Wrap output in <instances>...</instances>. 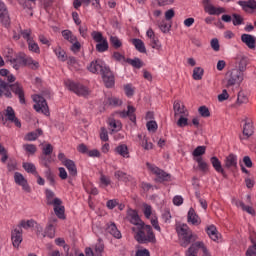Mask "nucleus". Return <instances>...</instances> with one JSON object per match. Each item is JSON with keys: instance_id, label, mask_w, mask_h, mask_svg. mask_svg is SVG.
Instances as JSON below:
<instances>
[{"instance_id": "nucleus-39", "label": "nucleus", "mask_w": 256, "mask_h": 256, "mask_svg": "<svg viewBox=\"0 0 256 256\" xmlns=\"http://www.w3.org/2000/svg\"><path fill=\"white\" fill-rule=\"evenodd\" d=\"M105 251V243H103V239L98 238V242L95 245V253L96 256H102L101 253Z\"/></svg>"}, {"instance_id": "nucleus-11", "label": "nucleus", "mask_w": 256, "mask_h": 256, "mask_svg": "<svg viewBox=\"0 0 256 256\" xmlns=\"http://www.w3.org/2000/svg\"><path fill=\"white\" fill-rule=\"evenodd\" d=\"M34 101L36 104H34V109L37 111V113H43V115H46V117H49V105H47V100H45L42 96H37Z\"/></svg>"}, {"instance_id": "nucleus-45", "label": "nucleus", "mask_w": 256, "mask_h": 256, "mask_svg": "<svg viewBox=\"0 0 256 256\" xmlns=\"http://www.w3.org/2000/svg\"><path fill=\"white\" fill-rule=\"evenodd\" d=\"M31 227H35V220H21L20 224H19V229L23 228V229H31Z\"/></svg>"}, {"instance_id": "nucleus-3", "label": "nucleus", "mask_w": 256, "mask_h": 256, "mask_svg": "<svg viewBox=\"0 0 256 256\" xmlns=\"http://www.w3.org/2000/svg\"><path fill=\"white\" fill-rule=\"evenodd\" d=\"M131 229L134 233V239L137 241V243L145 244L155 243L157 241L151 225L142 224L141 226L132 227Z\"/></svg>"}, {"instance_id": "nucleus-59", "label": "nucleus", "mask_w": 256, "mask_h": 256, "mask_svg": "<svg viewBox=\"0 0 256 256\" xmlns=\"http://www.w3.org/2000/svg\"><path fill=\"white\" fill-rule=\"evenodd\" d=\"M100 139L101 141H109V132H107V129H105V127L101 128V132H100Z\"/></svg>"}, {"instance_id": "nucleus-57", "label": "nucleus", "mask_w": 256, "mask_h": 256, "mask_svg": "<svg viewBox=\"0 0 256 256\" xmlns=\"http://www.w3.org/2000/svg\"><path fill=\"white\" fill-rule=\"evenodd\" d=\"M146 127H147L148 131H152V133H155L157 131V127H158L157 122L151 120V121L147 122Z\"/></svg>"}, {"instance_id": "nucleus-48", "label": "nucleus", "mask_w": 256, "mask_h": 256, "mask_svg": "<svg viewBox=\"0 0 256 256\" xmlns=\"http://www.w3.org/2000/svg\"><path fill=\"white\" fill-rule=\"evenodd\" d=\"M232 17H233L232 23H233L234 27L243 25L244 19L241 17V15L234 13V14H232Z\"/></svg>"}, {"instance_id": "nucleus-21", "label": "nucleus", "mask_w": 256, "mask_h": 256, "mask_svg": "<svg viewBox=\"0 0 256 256\" xmlns=\"http://www.w3.org/2000/svg\"><path fill=\"white\" fill-rule=\"evenodd\" d=\"M187 220L188 223H191L192 225H201V218H199V215H197L193 208L189 209Z\"/></svg>"}, {"instance_id": "nucleus-62", "label": "nucleus", "mask_w": 256, "mask_h": 256, "mask_svg": "<svg viewBox=\"0 0 256 256\" xmlns=\"http://www.w3.org/2000/svg\"><path fill=\"white\" fill-rule=\"evenodd\" d=\"M210 45L213 51H219V49H221V46L219 45V39L217 38L212 39Z\"/></svg>"}, {"instance_id": "nucleus-14", "label": "nucleus", "mask_w": 256, "mask_h": 256, "mask_svg": "<svg viewBox=\"0 0 256 256\" xmlns=\"http://www.w3.org/2000/svg\"><path fill=\"white\" fill-rule=\"evenodd\" d=\"M127 219L132 225H135L134 227H140L145 224L139 217V213L133 209L127 211Z\"/></svg>"}, {"instance_id": "nucleus-36", "label": "nucleus", "mask_w": 256, "mask_h": 256, "mask_svg": "<svg viewBox=\"0 0 256 256\" xmlns=\"http://www.w3.org/2000/svg\"><path fill=\"white\" fill-rule=\"evenodd\" d=\"M54 213L58 219H65V206L63 205H54Z\"/></svg>"}, {"instance_id": "nucleus-41", "label": "nucleus", "mask_w": 256, "mask_h": 256, "mask_svg": "<svg viewBox=\"0 0 256 256\" xmlns=\"http://www.w3.org/2000/svg\"><path fill=\"white\" fill-rule=\"evenodd\" d=\"M110 45H112L114 49H121V47H123V42H121L117 36H110Z\"/></svg>"}, {"instance_id": "nucleus-37", "label": "nucleus", "mask_w": 256, "mask_h": 256, "mask_svg": "<svg viewBox=\"0 0 256 256\" xmlns=\"http://www.w3.org/2000/svg\"><path fill=\"white\" fill-rule=\"evenodd\" d=\"M27 43H28L29 51H31L32 53H36V54L41 53V49L39 48V44H37V42H35V40H33V38L31 40H28Z\"/></svg>"}, {"instance_id": "nucleus-19", "label": "nucleus", "mask_w": 256, "mask_h": 256, "mask_svg": "<svg viewBox=\"0 0 256 256\" xmlns=\"http://www.w3.org/2000/svg\"><path fill=\"white\" fill-rule=\"evenodd\" d=\"M241 41L242 43H245L248 49L254 50L256 48V38L251 34H242Z\"/></svg>"}, {"instance_id": "nucleus-15", "label": "nucleus", "mask_w": 256, "mask_h": 256, "mask_svg": "<svg viewBox=\"0 0 256 256\" xmlns=\"http://www.w3.org/2000/svg\"><path fill=\"white\" fill-rule=\"evenodd\" d=\"M210 163L213 167V169L216 171V173H220L224 179H227V171H225V168L223 167V164H221V160L217 158V156H213L210 158Z\"/></svg>"}, {"instance_id": "nucleus-42", "label": "nucleus", "mask_w": 256, "mask_h": 256, "mask_svg": "<svg viewBox=\"0 0 256 256\" xmlns=\"http://www.w3.org/2000/svg\"><path fill=\"white\" fill-rule=\"evenodd\" d=\"M107 103L111 107H120V105H123V101H121V99H119V98H117L115 96L108 97Z\"/></svg>"}, {"instance_id": "nucleus-63", "label": "nucleus", "mask_w": 256, "mask_h": 256, "mask_svg": "<svg viewBox=\"0 0 256 256\" xmlns=\"http://www.w3.org/2000/svg\"><path fill=\"white\" fill-rule=\"evenodd\" d=\"M43 155H45L46 157L51 155V153H53V145L51 144H47L43 150H42Z\"/></svg>"}, {"instance_id": "nucleus-17", "label": "nucleus", "mask_w": 256, "mask_h": 256, "mask_svg": "<svg viewBox=\"0 0 256 256\" xmlns=\"http://www.w3.org/2000/svg\"><path fill=\"white\" fill-rule=\"evenodd\" d=\"M233 171V169H237V155L234 153H230L224 159V170Z\"/></svg>"}, {"instance_id": "nucleus-30", "label": "nucleus", "mask_w": 256, "mask_h": 256, "mask_svg": "<svg viewBox=\"0 0 256 256\" xmlns=\"http://www.w3.org/2000/svg\"><path fill=\"white\" fill-rule=\"evenodd\" d=\"M126 63H128V65H131L132 67H134V69H141V67H143V61H141V59L139 58H127L125 60Z\"/></svg>"}, {"instance_id": "nucleus-50", "label": "nucleus", "mask_w": 256, "mask_h": 256, "mask_svg": "<svg viewBox=\"0 0 256 256\" xmlns=\"http://www.w3.org/2000/svg\"><path fill=\"white\" fill-rule=\"evenodd\" d=\"M46 205H63V201L60 198H46Z\"/></svg>"}, {"instance_id": "nucleus-32", "label": "nucleus", "mask_w": 256, "mask_h": 256, "mask_svg": "<svg viewBox=\"0 0 256 256\" xmlns=\"http://www.w3.org/2000/svg\"><path fill=\"white\" fill-rule=\"evenodd\" d=\"M23 169L25 170L26 173H31L32 175H37V167H35V164L29 163V162H24L22 164Z\"/></svg>"}, {"instance_id": "nucleus-27", "label": "nucleus", "mask_w": 256, "mask_h": 256, "mask_svg": "<svg viewBox=\"0 0 256 256\" xmlns=\"http://www.w3.org/2000/svg\"><path fill=\"white\" fill-rule=\"evenodd\" d=\"M132 45H134L135 49H137L139 53H147V48H145L143 40L134 38L132 39Z\"/></svg>"}, {"instance_id": "nucleus-1", "label": "nucleus", "mask_w": 256, "mask_h": 256, "mask_svg": "<svg viewBox=\"0 0 256 256\" xmlns=\"http://www.w3.org/2000/svg\"><path fill=\"white\" fill-rule=\"evenodd\" d=\"M90 73H99L102 75V79L104 81L105 87L111 89V87L115 86V76L113 72H111V68L105 66V64L101 60L92 61L87 67Z\"/></svg>"}, {"instance_id": "nucleus-38", "label": "nucleus", "mask_w": 256, "mask_h": 256, "mask_svg": "<svg viewBox=\"0 0 256 256\" xmlns=\"http://www.w3.org/2000/svg\"><path fill=\"white\" fill-rule=\"evenodd\" d=\"M196 162L198 163V168L202 173H207V171H209V164L203 161V157L196 158Z\"/></svg>"}, {"instance_id": "nucleus-49", "label": "nucleus", "mask_w": 256, "mask_h": 256, "mask_svg": "<svg viewBox=\"0 0 256 256\" xmlns=\"http://www.w3.org/2000/svg\"><path fill=\"white\" fill-rule=\"evenodd\" d=\"M45 177L47 181H49L50 185H52V187H55V175L53 174V172H51V169H48L45 172Z\"/></svg>"}, {"instance_id": "nucleus-12", "label": "nucleus", "mask_w": 256, "mask_h": 256, "mask_svg": "<svg viewBox=\"0 0 256 256\" xmlns=\"http://www.w3.org/2000/svg\"><path fill=\"white\" fill-rule=\"evenodd\" d=\"M202 3L204 5V11L205 13H208V15H221V13H225L226 10L223 7H215L213 4H211V0H202Z\"/></svg>"}, {"instance_id": "nucleus-22", "label": "nucleus", "mask_w": 256, "mask_h": 256, "mask_svg": "<svg viewBox=\"0 0 256 256\" xmlns=\"http://www.w3.org/2000/svg\"><path fill=\"white\" fill-rule=\"evenodd\" d=\"M70 177H77V165H75V161L73 160H65L64 164Z\"/></svg>"}, {"instance_id": "nucleus-60", "label": "nucleus", "mask_w": 256, "mask_h": 256, "mask_svg": "<svg viewBox=\"0 0 256 256\" xmlns=\"http://www.w3.org/2000/svg\"><path fill=\"white\" fill-rule=\"evenodd\" d=\"M24 149L27 151V153H31L32 155L37 152V146L34 144H26L24 145Z\"/></svg>"}, {"instance_id": "nucleus-26", "label": "nucleus", "mask_w": 256, "mask_h": 256, "mask_svg": "<svg viewBox=\"0 0 256 256\" xmlns=\"http://www.w3.org/2000/svg\"><path fill=\"white\" fill-rule=\"evenodd\" d=\"M114 177L118 180V181H123V183H129V181H131V175L118 170L114 173Z\"/></svg>"}, {"instance_id": "nucleus-10", "label": "nucleus", "mask_w": 256, "mask_h": 256, "mask_svg": "<svg viewBox=\"0 0 256 256\" xmlns=\"http://www.w3.org/2000/svg\"><path fill=\"white\" fill-rule=\"evenodd\" d=\"M199 249H202L204 256H211V254H209V250H207V247H205V244L203 242H195L191 244V246L187 249L185 255L197 256V253H199Z\"/></svg>"}, {"instance_id": "nucleus-61", "label": "nucleus", "mask_w": 256, "mask_h": 256, "mask_svg": "<svg viewBox=\"0 0 256 256\" xmlns=\"http://www.w3.org/2000/svg\"><path fill=\"white\" fill-rule=\"evenodd\" d=\"M177 125L178 127H187V125H189V119L180 116V118L177 121Z\"/></svg>"}, {"instance_id": "nucleus-29", "label": "nucleus", "mask_w": 256, "mask_h": 256, "mask_svg": "<svg viewBox=\"0 0 256 256\" xmlns=\"http://www.w3.org/2000/svg\"><path fill=\"white\" fill-rule=\"evenodd\" d=\"M245 124L243 127V135L244 137H246V139H249V137H251V135H253L254 131H253V124L251 122H247V119L244 120Z\"/></svg>"}, {"instance_id": "nucleus-46", "label": "nucleus", "mask_w": 256, "mask_h": 256, "mask_svg": "<svg viewBox=\"0 0 256 256\" xmlns=\"http://www.w3.org/2000/svg\"><path fill=\"white\" fill-rule=\"evenodd\" d=\"M207 147L205 146H197L196 149L192 152L193 157H201L202 155H205Z\"/></svg>"}, {"instance_id": "nucleus-53", "label": "nucleus", "mask_w": 256, "mask_h": 256, "mask_svg": "<svg viewBox=\"0 0 256 256\" xmlns=\"http://www.w3.org/2000/svg\"><path fill=\"white\" fill-rule=\"evenodd\" d=\"M6 117H8V121H14L15 120V110H13V107L8 106L6 108Z\"/></svg>"}, {"instance_id": "nucleus-23", "label": "nucleus", "mask_w": 256, "mask_h": 256, "mask_svg": "<svg viewBox=\"0 0 256 256\" xmlns=\"http://www.w3.org/2000/svg\"><path fill=\"white\" fill-rule=\"evenodd\" d=\"M238 5H240V7H242L243 11H245L247 13V11H249V9H251L252 11L256 9V1L255 0H240L238 1Z\"/></svg>"}, {"instance_id": "nucleus-47", "label": "nucleus", "mask_w": 256, "mask_h": 256, "mask_svg": "<svg viewBox=\"0 0 256 256\" xmlns=\"http://www.w3.org/2000/svg\"><path fill=\"white\" fill-rule=\"evenodd\" d=\"M237 103L238 105H243V103H249V98H247V95H245V92L240 91L238 93Z\"/></svg>"}, {"instance_id": "nucleus-25", "label": "nucleus", "mask_w": 256, "mask_h": 256, "mask_svg": "<svg viewBox=\"0 0 256 256\" xmlns=\"http://www.w3.org/2000/svg\"><path fill=\"white\" fill-rule=\"evenodd\" d=\"M106 232L112 235L115 239H121L122 237L121 231L117 229V225H115V223L109 224L106 228Z\"/></svg>"}, {"instance_id": "nucleus-16", "label": "nucleus", "mask_w": 256, "mask_h": 256, "mask_svg": "<svg viewBox=\"0 0 256 256\" xmlns=\"http://www.w3.org/2000/svg\"><path fill=\"white\" fill-rule=\"evenodd\" d=\"M14 181L16 185H20L24 191L27 193H31V187L27 183V179L23 176V174L19 172H15L14 174Z\"/></svg>"}, {"instance_id": "nucleus-24", "label": "nucleus", "mask_w": 256, "mask_h": 256, "mask_svg": "<svg viewBox=\"0 0 256 256\" xmlns=\"http://www.w3.org/2000/svg\"><path fill=\"white\" fill-rule=\"evenodd\" d=\"M206 233L210 239H212V241H219V237H221V234H219V231H217V227H215V225L208 226Z\"/></svg>"}, {"instance_id": "nucleus-28", "label": "nucleus", "mask_w": 256, "mask_h": 256, "mask_svg": "<svg viewBox=\"0 0 256 256\" xmlns=\"http://www.w3.org/2000/svg\"><path fill=\"white\" fill-rule=\"evenodd\" d=\"M115 152L118 153V155H121V157L129 159V148L127 147L126 144L118 145L115 148Z\"/></svg>"}, {"instance_id": "nucleus-2", "label": "nucleus", "mask_w": 256, "mask_h": 256, "mask_svg": "<svg viewBox=\"0 0 256 256\" xmlns=\"http://www.w3.org/2000/svg\"><path fill=\"white\" fill-rule=\"evenodd\" d=\"M0 87L4 91V97L7 99H13V93L16 97L19 99V103L21 105H25L27 101L25 100V89L23 88V85L19 82H16L14 84H9L5 82V80L0 79Z\"/></svg>"}, {"instance_id": "nucleus-9", "label": "nucleus", "mask_w": 256, "mask_h": 256, "mask_svg": "<svg viewBox=\"0 0 256 256\" xmlns=\"http://www.w3.org/2000/svg\"><path fill=\"white\" fill-rule=\"evenodd\" d=\"M65 85L69 91H73L76 95H80L81 97H87L89 95V89L83 86V84L68 80L65 82Z\"/></svg>"}, {"instance_id": "nucleus-43", "label": "nucleus", "mask_w": 256, "mask_h": 256, "mask_svg": "<svg viewBox=\"0 0 256 256\" xmlns=\"http://www.w3.org/2000/svg\"><path fill=\"white\" fill-rule=\"evenodd\" d=\"M236 205L238 207H241V209L243 211H246V213H249V215H255V209H253V207H251V206L245 205V203H243V201L236 202Z\"/></svg>"}, {"instance_id": "nucleus-44", "label": "nucleus", "mask_w": 256, "mask_h": 256, "mask_svg": "<svg viewBox=\"0 0 256 256\" xmlns=\"http://www.w3.org/2000/svg\"><path fill=\"white\" fill-rule=\"evenodd\" d=\"M141 147L145 149V151H150V149H153V143L149 142V138L147 135L143 136L142 142H140Z\"/></svg>"}, {"instance_id": "nucleus-18", "label": "nucleus", "mask_w": 256, "mask_h": 256, "mask_svg": "<svg viewBox=\"0 0 256 256\" xmlns=\"http://www.w3.org/2000/svg\"><path fill=\"white\" fill-rule=\"evenodd\" d=\"M13 247H19L23 243V229L15 228L11 233Z\"/></svg>"}, {"instance_id": "nucleus-34", "label": "nucleus", "mask_w": 256, "mask_h": 256, "mask_svg": "<svg viewBox=\"0 0 256 256\" xmlns=\"http://www.w3.org/2000/svg\"><path fill=\"white\" fill-rule=\"evenodd\" d=\"M204 73H205V70H203V68L195 67L193 69V74H192L194 81H201V79H203Z\"/></svg>"}, {"instance_id": "nucleus-35", "label": "nucleus", "mask_w": 256, "mask_h": 256, "mask_svg": "<svg viewBox=\"0 0 256 256\" xmlns=\"http://www.w3.org/2000/svg\"><path fill=\"white\" fill-rule=\"evenodd\" d=\"M175 117L177 115H185V105H181V101L176 100L174 102Z\"/></svg>"}, {"instance_id": "nucleus-4", "label": "nucleus", "mask_w": 256, "mask_h": 256, "mask_svg": "<svg viewBox=\"0 0 256 256\" xmlns=\"http://www.w3.org/2000/svg\"><path fill=\"white\" fill-rule=\"evenodd\" d=\"M7 61L12 65L13 69L19 70L20 67H31L34 71L39 69V62L33 61V58L27 56L24 52H19L13 56H7ZM32 65V66H31Z\"/></svg>"}, {"instance_id": "nucleus-31", "label": "nucleus", "mask_w": 256, "mask_h": 256, "mask_svg": "<svg viewBox=\"0 0 256 256\" xmlns=\"http://www.w3.org/2000/svg\"><path fill=\"white\" fill-rule=\"evenodd\" d=\"M40 135H43V130L41 128L36 129V131L29 132L26 135V141H36Z\"/></svg>"}, {"instance_id": "nucleus-20", "label": "nucleus", "mask_w": 256, "mask_h": 256, "mask_svg": "<svg viewBox=\"0 0 256 256\" xmlns=\"http://www.w3.org/2000/svg\"><path fill=\"white\" fill-rule=\"evenodd\" d=\"M120 117L122 119H125L126 117H129L130 121L132 123H137V116H135V107L128 105L127 111H122L119 113Z\"/></svg>"}, {"instance_id": "nucleus-6", "label": "nucleus", "mask_w": 256, "mask_h": 256, "mask_svg": "<svg viewBox=\"0 0 256 256\" xmlns=\"http://www.w3.org/2000/svg\"><path fill=\"white\" fill-rule=\"evenodd\" d=\"M244 74L237 69H232L226 73L225 79L222 81L226 89L234 87V85H241L243 83Z\"/></svg>"}, {"instance_id": "nucleus-58", "label": "nucleus", "mask_w": 256, "mask_h": 256, "mask_svg": "<svg viewBox=\"0 0 256 256\" xmlns=\"http://www.w3.org/2000/svg\"><path fill=\"white\" fill-rule=\"evenodd\" d=\"M0 155L2 156L1 161L3 163H7V159H9V155L7 154V149L4 146H0Z\"/></svg>"}, {"instance_id": "nucleus-51", "label": "nucleus", "mask_w": 256, "mask_h": 256, "mask_svg": "<svg viewBox=\"0 0 256 256\" xmlns=\"http://www.w3.org/2000/svg\"><path fill=\"white\" fill-rule=\"evenodd\" d=\"M198 113H200L201 117H211V112L207 106H200L198 109Z\"/></svg>"}, {"instance_id": "nucleus-7", "label": "nucleus", "mask_w": 256, "mask_h": 256, "mask_svg": "<svg viewBox=\"0 0 256 256\" xmlns=\"http://www.w3.org/2000/svg\"><path fill=\"white\" fill-rule=\"evenodd\" d=\"M91 37L96 44V51L98 53H105V51H109V42L107 38L103 37V33L99 31H93L91 33Z\"/></svg>"}, {"instance_id": "nucleus-5", "label": "nucleus", "mask_w": 256, "mask_h": 256, "mask_svg": "<svg viewBox=\"0 0 256 256\" xmlns=\"http://www.w3.org/2000/svg\"><path fill=\"white\" fill-rule=\"evenodd\" d=\"M178 237L180 238L181 247L187 248L191 243L197 241V235H194L193 232L189 229L187 224H182L176 228Z\"/></svg>"}, {"instance_id": "nucleus-55", "label": "nucleus", "mask_w": 256, "mask_h": 256, "mask_svg": "<svg viewBox=\"0 0 256 256\" xmlns=\"http://www.w3.org/2000/svg\"><path fill=\"white\" fill-rule=\"evenodd\" d=\"M124 91L128 97H133L135 95V88L131 84H126L124 86Z\"/></svg>"}, {"instance_id": "nucleus-54", "label": "nucleus", "mask_w": 256, "mask_h": 256, "mask_svg": "<svg viewBox=\"0 0 256 256\" xmlns=\"http://www.w3.org/2000/svg\"><path fill=\"white\" fill-rule=\"evenodd\" d=\"M20 34L22 35L23 39H25L27 42L31 41L33 38L31 37V29H20Z\"/></svg>"}, {"instance_id": "nucleus-52", "label": "nucleus", "mask_w": 256, "mask_h": 256, "mask_svg": "<svg viewBox=\"0 0 256 256\" xmlns=\"http://www.w3.org/2000/svg\"><path fill=\"white\" fill-rule=\"evenodd\" d=\"M150 45H151L152 49H156L157 51H159V49H161V42H159V38H157V36L150 39Z\"/></svg>"}, {"instance_id": "nucleus-33", "label": "nucleus", "mask_w": 256, "mask_h": 256, "mask_svg": "<svg viewBox=\"0 0 256 256\" xmlns=\"http://www.w3.org/2000/svg\"><path fill=\"white\" fill-rule=\"evenodd\" d=\"M247 65H249V58L243 56L238 63L237 71H240V73H245V71H247Z\"/></svg>"}, {"instance_id": "nucleus-64", "label": "nucleus", "mask_w": 256, "mask_h": 256, "mask_svg": "<svg viewBox=\"0 0 256 256\" xmlns=\"http://www.w3.org/2000/svg\"><path fill=\"white\" fill-rule=\"evenodd\" d=\"M246 256H256V244H253L247 249Z\"/></svg>"}, {"instance_id": "nucleus-13", "label": "nucleus", "mask_w": 256, "mask_h": 256, "mask_svg": "<svg viewBox=\"0 0 256 256\" xmlns=\"http://www.w3.org/2000/svg\"><path fill=\"white\" fill-rule=\"evenodd\" d=\"M0 22L3 27H9L11 25V18H9V11L3 1L0 0Z\"/></svg>"}, {"instance_id": "nucleus-40", "label": "nucleus", "mask_w": 256, "mask_h": 256, "mask_svg": "<svg viewBox=\"0 0 256 256\" xmlns=\"http://www.w3.org/2000/svg\"><path fill=\"white\" fill-rule=\"evenodd\" d=\"M55 55L59 59V61L65 62L67 61V53L61 47H58L54 50Z\"/></svg>"}, {"instance_id": "nucleus-56", "label": "nucleus", "mask_w": 256, "mask_h": 256, "mask_svg": "<svg viewBox=\"0 0 256 256\" xmlns=\"http://www.w3.org/2000/svg\"><path fill=\"white\" fill-rule=\"evenodd\" d=\"M45 233L47 237H50V239H53V237H55V226H53V224H49L48 227L46 228Z\"/></svg>"}, {"instance_id": "nucleus-8", "label": "nucleus", "mask_w": 256, "mask_h": 256, "mask_svg": "<svg viewBox=\"0 0 256 256\" xmlns=\"http://www.w3.org/2000/svg\"><path fill=\"white\" fill-rule=\"evenodd\" d=\"M147 168L151 173L156 175L155 182L156 183H165V181H171V174L165 172L164 170L160 169L159 167L147 162Z\"/></svg>"}]
</instances>
